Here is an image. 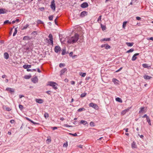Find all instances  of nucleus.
I'll return each mask as SVG.
<instances>
[{
  "label": "nucleus",
  "mask_w": 153,
  "mask_h": 153,
  "mask_svg": "<svg viewBox=\"0 0 153 153\" xmlns=\"http://www.w3.org/2000/svg\"><path fill=\"white\" fill-rule=\"evenodd\" d=\"M79 35L77 33L74 34V36L71 37L68 41L67 42L68 43L74 44L76 43L79 39Z\"/></svg>",
  "instance_id": "obj_1"
},
{
  "label": "nucleus",
  "mask_w": 153,
  "mask_h": 153,
  "mask_svg": "<svg viewBox=\"0 0 153 153\" xmlns=\"http://www.w3.org/2000/svg\"><path fill=\"white\" fill-rule=\"evenodd\" d=\"M48 37L49 38V39L48 38L46 39L48 41V43L49 44H51V45H53V39L52 34H50Z\"/></svg>",
  "instance_id": "obj_2"
},
{
  "label": "nucleus",
  "mask_w": 153,
  "mask_h": 153,
  "mask_svg": "<svg viewBox=\"0 0 153 153\" xmlns=\"http://www.w3.org/2000/svg\"><path fill=\"white\" fill-rule=\"evenodd\" d=\"M48 85L52 87L55 90L57 88V86L58 85L56 82L51 81L49 82H48Z\"/></svg>",
  "instance_id": "obj_3"
},
{
  "label": "nucleus",
  "mask_w": 153,
  "mask_h": 153,
  "mask_svg": "<svg viewBox=\"0 0 153 153\" xmlns=\"http://www.w3.org/2000/svg\"><path fill=\"white\" fill-rule=\"evenodd\" d=\"M51 8V9L53 10V11H55V10L56 8V6L55 4V1L54 0H53L51 2V4L50 5Z\"/></svg>",
  "instance_id": "obj_4"
},
{
  "label": "nucleus",
  "mask_w": 153,
  "mask_h": 153,
  "mask_svg": "<svg viewBox=\"0 0 153 153\" xmlns=\"http://www.w3.org/2000/svg\"><path fill=\"white\" fill-rule=\"evenodd\" d=\"M88 12L83 11L81 12L80 15V17L81 18H83L88 15Z\"/></svg>",
  "instance_id": "obj_5"
},
{
  "label": "nucleus",
  "mask_w": 153,
  "mask_h": 153,
  "mask_svg": "<svg viewBox=\"0 0 153 153\" xmlns=\"http://www.w3.org/2000/svg\"><path fill=\"white\" fill-rule=\"evenodd\" d=\"M89 107H92L96 109H97L98 108V106L97 105L93 102L90 103L89 104Z\"/></svg>",
  "instance_id": "obj_6"
},
{
  "label": "nucleus",
  "mask_w": 153,
  "mask_h": 153,
  "mask_svg": "<svg viewBox=\"0 0 153 153\" xmlns=\"http://www.w3.org/2000/svg\"><path fill=\"white\" fill-rule=\"evenodd\" d=\"M88 6V4L86 2H85L82 4L80 5V7L82 8H85Z\"/></svg>",
  "instance_id": "obj_7"
},
{
  "label": "nucleus",
  "mask_w": 153,
  "mask_h": 153,
  "mask_svg": "<svg viewBox=\"0 0 153 153\" xmlns=\"http://www.w3.org/2000/svg\"><path fill=\"white\" fill-rule=\"evenodd\" d=\"M61 50V48L59 46H56L54 48V51L56 53L58 52Z\"/></svg>",
  "instance_id": "obj_8"
},
{
  "label": "nucleus",
  "mask_w": 153,
  "mask_h": 153,
  "mask_svg": "<svg viewBox=\"0 0 153 153\" xmlns=\"http://www.w3.org/2000/svg\"><path fill=\"white\" fill-rule=\"evenodd\" d=\"M31 81L34 83H36L38 82V79L37 76L32 78Z\"/></svg>",
  "instance_id": "obj_9"
},
{
  "label": "nucleus",
  "mask_w": 153,
  "mask_h": 153,
  "mask_svg": "<svg viewBox=\"0 0 153 153\" xmlns=\"http://www.w3.org/2000/svg\"><path fill=\"white\" fill-rule=\"evenodd\" d=\"M101 48L105 47V49H108L110 48L111 47L108 44L102 45L101 46Z\"/></svg>",
  "instance_id": "obj_10"
},
{
  "label": "nucleus",
  "mask_w": 153,
  "mask_h": 153,
  "mask_svg": "<svg viewBox=\"0 0 153 153\" xmlns=\"http://www.w3.org/2000/svg\"><path fill=\"white\" fill-rule=\"evenodd\" d=\"M25 118L26 119V120L30 122L31 123H33L34 125H39V123L34 122L33 120H30V119L29 118L27 117H25Z\"/></svg>",
  "instance_id": "obj_11"
},
{
  "label": "nucleus",
  "mask_w": 153,
  "mask_h": 153,
  "mask_svg": "<svg viewBox=\"0 0 153 153\" xmlns=\"http://www.w3.org/2000/svg\"><path fill=\"white\" fill-rule=\"evenodd\" d=\"M139 53H136L134 54L132 57L131 60L133 61H135L137 58V56L139 55Z\"/></svg>",
  "instance_id": "obj_12"
},
{
  "label": "nucleus",
  "mask_w": 153,
  "mask_h": 153,
  "mask_svg": "<svg viewBox=\"0 0 153 153\" xmlns=\"http://www.w3.org/2000/svg\"><path fill=\"white\" fill-rule=\"evenodd\" d=\"M140 110L139 111V113H145L146 111H145V108L144 107H142L140 108Z\"/></svg>",
  "instance_id": "obj_13"
},
{
  "label": "nucleus",
  "mask_w": 153,
  "mask_h": 153,
  "mask_svg": "<svg viewBox=\"0 0 153 153\" xmlns=\"http://www.w3.org/2000/svg\"><path fill=\"white\" fill-rule=\"evenodd\" d=\"M6 90L7 91H9L11 94L14 92V90L13 88H6Z\"/></svg>",
  "instance_id": "obj_14"
},
{
  "label": "nucleus",
  "mask_w": 153,
  "mask_h": 153,
  "mask_svg": "<svg viewBox=\"0 0 153 153\" xmlns=\"http://www.w3.org/2000/svg\"><path fill=\"white\" fill-rule=\"evenodd\" d=\"M36 101L40 104L42 103L43 102V100L41 99H36Z\"/></svg>",
  "instance_id": "obj_15"
},
{
  "label": "nucleus",
  "mask_w": 153,
  "mask_h": 153,
  "mask_svg": "<svg viewBox=\"0 0 153 153\" xmlns=\"http://www.w3.org/2000/svg\"><path fill=\"white\" fill-rule=\"evenodd\" d=\"M67 70V69L66 68H64L62 69L60 71V75H63Z\"/></svg>",
  "instance_id": "obj_16"
},
{
  "label": "nucleus",
  "mask_w": 153,
  "mask_h": 153,
  "mask_svg": "<svg viewBox=\"0 0 153 153\" xmlns=\"http://www.w3.org/2000/svg\"><path fill=\"white\" fill-rule=\"evenodd\" d=\"M4 57L5 59H7L9 58V55L8 53L5 52L4 53Z\"/></svg>",
  "instance_id": "obj_17"
},
{
  "label": "nucleus",
  "mask_w": 153,
  "mask_h": 153,
  "mask_svg": "<svg viewBox=\"0 0 153 153\" xmlns=\"http://www.w3.org/2000/svg\"><path fill=\"white\" fill-rule=\"evenodd\" d=\"M144 78L146 79H150L152 78L151 76H149L147 75H145L143 76Z\"/></svg>",
  "instance_id": "obj_18"
},
{
  "label": "nucleus",
  "mask_w": 153,
  "mask_h": 153,
  "mask_svg": "<svg viewBox=\"0 0 153 153\" xmlns=\"http://www.w3.org/2000/svg\"><path fill=\"white\" fill-rule=\"evenodd\" d=\"M128 109H126L123 111L121 112V114L122 115H124L128 111Z\"/></svg>",
  "instance_id": "obj_19"
},
{
  "label": "nucleus",
  "mask_w": 153,
  "mask_h": 153,
  "mask_svg": "<svg viewBox=\"0 0 153 153\" xmlns=\"http://www.w3.org/2000/svg\"><path fill=\"white\" fill-rule=\"evenodd\" d=\"M30 39V38L28 36H26L23 37V40L25 41L28 40Z\"/></svg>",
  "instance_id": "obj_20"
},
{
  "label": "nucleus",
  "mask_w": 153,
  "mask_h": 153,
  "mask_svg": "<svg viewBox=\"0 0 153 153\" xmlns=\"http://www.w3.org/2000/svg\"><path fill=\"white\" fill-rule=\"evenodd\" d=\"M31 67V65H25L23 66V68L25 69H27V68H30Z\"/></svg>",
  "instance_id": "obj_21"
},
{
  "label": "nucleus",
  "mask_w": 153,
  "mask_h": 153,
  "mask_svg": "<svg viewBox=\"0 0 153 153\" xmlns=\"http://www.w3.org/2000/svg\"><path fill=\"white\" fill-rule=\"evenodd\" d=\"M111 40L110 38H105L101 39L102 41H110Z\"/></svg>",
  "instance_id": "obj_22"
},
{
  "label": "nucleus",
  "mask_w": 153,
  "mask_h": 153,
  "mask_svg": "<svg viewBox=\"0 0 153 153\" xmlns=\"http://www.w3.org/2000/svg\"><path fill=\"white\" fill-rule=\"evenodd\" d=\"M126 44L128 46L131 47L133 45L134 43L133 42L130 43L127 42H126Z\"/></svg>",
  "instance_id": "obj_23"
},
{
  "label": "nucleus",
  "mask_w": 153,
  "mask_h": 153,
  "mask_svg": "<svg viewBox=\"0 0 153 153\" xmlns=\"http://www.w3.org/2000/svg\"><path fill=\"white\" fill-rule=\"evenodd\" d=\"M5 9L1 8L0 9V14H4L6 12H5Z\"/></svg>",
  "instance_id": "obj_24"
},
{
  "label": "nucleus",
  "mask_w": 153,
  "mask_h": 153,
  "mask_svg": "<svg viewBox=\"0 0 153 153\" xmlns=\"http://www.w3.org/2000/svg\"><path fill=\"white\" fill-rule=\"evenodd\" d=\"M143 67L144 68H149L150 67V66H148V64H143L142 65Z\"/></svg>",
  "instance_id": "obj_25"
},
{
  "label": "nucleus",
  "mask_w": 153,
  "mask_h": 153,
  "mask_svg": "<svg viewBox=\"0 0 153 153\" xmlns=\"http://www.w3.org/2000/svg\"><path fill=\"white\" fill-rule=\"evenodd\" d=\"M131 147L132 148H136L137 147L136 143L134 142H133L131 144Z\"/></svg>",
  "instance_id": "obj_26"
},
{
  "label": "nucleus",
  "mask_w": 153,
  "mask_h": 153,
  "mask_svg": "<svg viewBox=\"0 0 153 153\" xmlns=\"http://www.w3.org/2000/svg\"><path fill=\"white\" fill-rule=\"evenodd\" d=\"M80 123L81 124H83L84 125H85L86 124L88 123L86 121L84 120H81L80 122Z\"/></svg>",
  "instance_id": "obj_27"
},
{
  "label": "nucleus",
  "mask_w": 153,
  "mask_h": 153,
  "mask_svg": "<svg viewBox=\"0 0 153 153\" xmlns=\"http://www.w3.org/2000/svg\"><path fill=\"white\" fill-rule=\"evenodd\" d=\"M116 100L117 101L119 102H122V101L121 98L119 97H117L116 98Z\"/></svg>",
  "instance_id": "obj_28"
},
{
  "label": "nucleus",
  "mask_w": 153,
  "mask_h": 153,
  "mask_svg": "<svg viewBox=\"0 0 153 153\" xmlns=\"http://www.w3.org/2000/svg\"><path fill=\"white\" fill-rule=\"evenodd\" d=\"M101 27L102 30H104L106 28L105 26L103 25L102 24H101Z\"/></svg>",
  "instance_id": "obj_29"
},
{
  "label": "nucleus",
  "mask_w": 153,
  "mask_h": 153,
  "mask_svg": "<svg viewBox=\"0 0 153 153\" xmlns=\"http://www.w3.org/2000/svg\"><path fill=\"white\" fill-rule=\"evenodd\" d=\"M31 77V76L26 75L24 76V78L25 79H28L30 78Z\"/></svg>",
  "instance_id": "obj_30"
},
{
  "label": "nucleus",
  "mask_w": 153,
  "mask_h": 153,
  "mask_svg": "<svg viewBox=\"0 0 153 153\" xmlns=\"http://www.w3.org/2000/svg\"><path fill=\"white\" fill-rule=\"evenodd\" d=\"M85 110V109L84 108H79L77 110V111L78 112H80V111H84Z\"/></svg>",
  "instance_id": "obj_31"
},
{
  "label": "nucleus",
  "mask_w": 153,
  "mask_h": 153,
  "mask_svg": "<svg viewBox=\"0 0 153 153\" xmlns=\"http://www.w3.org/2000/svg\"><path fill=\"white\" fill-rule=\"evenodd\" d=\"M29 26V25L27 24L25 25L23 27L22 29V30L26 29Z\"/></svg>",
  "instance_id": "obj_32"
},
{
  "label": "nucleus",
  "mask_w": 153,
  "mask_h": 153,
  "mask_svg": "<svg viewBox=\"0 0 153 153\" xmlns=\"http://www.w3.org/2000/svg\"><path fill=\"white\" fill-rule=\"evenodd\" d=\"M134 50V48H131V49H129L128 51H127L126 53H129L130 52H132Z\"/></svg>",
  "instance_id": "obj_33"
},
{
  "label": "nucleus",
  "mask_w": 153,
  "mask_h": 153,
  "mask_svg": "<svg viewBox=\"0 0 153 153\" xmlns=\"http://www.w3.org/2000/svg\"><path fill=\"white\" fill-rule=\"evenodd\" d=\"M146 121H147L148 122L149 124V125H151V121H150V120L149 118V117L148 118H147V119H146Z\"/></svg>",
  "instance_id": "obj_34"
},
{
  "label": "nucleus",
  "mask_w": 153,
  "mask_h": 153,
  "mask_svg": "<svg viewBox=\"0 0 153 153\" xmlns=\"http://www.w3.org/2000/svg\"><path fill=\"white\" fill-rule=\"evenodd\" d=\"M17 27H16L15 29V31H14L13 33V36H14L16 34V33H17Z\"/></svg>",
  "instance_id": "obj_35"
},
{
  "label": "nucleus",
  "mask_w": 153,
  "mask_h": 153,
  "mask_svg": "<svg viewBox=\"0 0 153 153\" xmlns=\"http://www.w3.org/2000/svg\"><path fill=\"white\" fill-rule=\"evenodd\" d=\"M87 94V93L85 92L83 93L81 95L80 97L82 98L85 97Z\"/></svg>",
  "instance_id": "obj_36"
},
{
  "label": "nucleus",
  "mask_w": 153,
  "mask_h": 153,
  "mask_svg": "<svg viewBox=\"0 0 153 153\" xmlns=\"http://www.w3.org/2000/svg\"><path fill=\"white\" fill-rule=\"evenodd\" d=\"M44 116L45 118H47L49 117L48 114L47 113H45L44 114Z\"/></svg>",
  "instance_id": "obj_37"
},
{
  "label": "nucleus",
  "mask_w": 153,
  "mask_h": 153,
  "mask_svg": "<svg viewBox=\"0 0 153 153\" xmlns=\"http://www.w3.org/2000/svg\"><path fill=\"white\" fill-rule=\"evenodd\" d=\"M90 125L91 127H94L95 126L94 123L92 121L90 123Z\"/></svg>",
  "instance_id": "obj_38"
},
{
  "label": "nucleus",
  "mask_w": 153,
  "mask_h": 153,
  "mask_svg": "<svg viewBox=\"0 0 153 153\" xmlns=\"http://www.w3.org/2000/svg\"><path fill=\"white\" fill-rule=\"evenodd\" d=\"M53 15H52L50 16H49L48 19L50 21L53 20Z\"/></svg>",
  "instance_id": "obj_39"
},
{
  "label": "nucleus",
  "mask_w": 153,
  "mask_h": 153,
  "mask_svg": "<svg viewBox=\"0 0 153 153\" xmlns=\"http://www.w3.org/2000/svg\"><path fill=\"white\" fill-rule=\"evenodd\" d=\"M31 34L32 35L34 36L37 34V32L36 31H33L31 33Z\"/></svg>",
  "instance_id": "obj_40"
},
{
  "label": "nucleus",
  "mask_w": 153,
  "mask_h": 153,
  "mask_svg": "<svg viewBox=\"0 0 153 153\" xmlns=\"http://www.w3.org/2000/svg\"><path fill=\"white\" fill-rule=\"evenodd\" d=\"M4 23V24H7V23H9V24H11V22H9V20H7L5 21Z\"/></svg>",
  "instance_id": "obj_41"
},
{
  "label": "nucleus",
  "mask_w": 153,
  "mask_h": 153,
  "mask_svg": "<svg viewBox=\"0 0 153 153\" xmlns=\"http://www.w3.org/2000/svg\"><path fill=\"white\" fill-rule=\"evenodd\" d=\"M80 75L81 76L84 77L86 76V73H81V74H80Z\"/></svg>",
  "instance_id": "obj_42"
},
{
  "label": "nucleus",
  "mask_w": 153,
  "mask_h": 153,
  "mask_svg": "<svg viewBox=\"0 0 153 153\" xmlns=\"http://www.w3.org/2000/svg\"><path fill=\"white\" fill-rule=\"evenodd\" d=\"M19 108L21 110H22L23 108V106L22 105H19Z\"/></svg>",
  "instance_id": "obj_43"
},
{
  "label": "nucleus",
  "mask_w": 153,
  "mask_h": 153,
  "mask_svg": "<svg viewBox=\"0 0 153 153\" xmlns=\"http://www.w3.org/2000/svg\"><path fill=\"white\" fill-rule=\"evenodd\" d=\"M113 82H114V83H117V82L118 81V80L114 78L112 80Z\"/></svg>",
  "instance_id": "obj_44"
},
{
  "label": "nucleus",
  "mask_w": 153,
  "mask_h": 153,
  "mask_svg": "<svg viewBox=\"0 0 153 153\" xmlns=\"http://www.w3.org/2000/svg\"><path fill=\"white\" fill-rule=\"evenodd\" d=\"M127 23V22H123V28H124L126 26V24Z\"/></svg>",
  "instance_id": "obj_45"
},
{
  "label": "nucleus",
  "mask_w": 153,
  "mask_h": 153,
  "mask_svg": "<svg viewBox=\"0 0 153 153\" xmlns=\"http://www.w3.org/2000/svg\"><path fill=\"white\" fill-rule=\"evenodd\" d=\"M66 53V51L65 49H64L63 50L62 53V54L63 55H64Z\"/></svg>",
  "instance_id": "obj_46"
},
{
  "label": "nucleus",
  "mask_w": 153,
  "mask_h": 153,
  "mask_svg": "<svg viewBox=\"0 0 153 153\" xmlns=\"http://www.w3.org/2000/svg\"><path fill=\"white\" fill-rule=\"evenodd\" d=\"M102 16L101 15H100L99 16L97 19V21L98 22H99L100 21H101Z\"/></svg>",
  "instance_id": "obj_47"
},
{
  "label": "nucleus",
  "mask_w": 153,
  "mask_h": 153,
  "mask_svg": "<svg viewBox=\"0 0 153 153\" xmlns=\"http://www.w3.org/2000/svg\"><path fill=\"white\" fill-rule=\"evenodd\" d=\"M65 64H64L62 63H60L59 64V66L61 68L62 67L65 66Z\"/></svg>",
  "instance_id": "obj_48"
},
{
  "label": "nucleus",
  "mask_w": 153,
  "mask_h": 153,
  "mask_svg": "<svg viewBox=\"0 0 153 153\" xmlns=\"http://www.w3.org/2000/svg\"><path fill=\"white\" fill-rule=\"evenodd\" d=\"M69 134L72 135V136H76L77 135V134L76 133H75L74 134H72V133H70Z\"/></svg>",
  "instance_id": "obj_49"
},
{
  "label": "nucleus",
  "mask_w": 153,
  "mask_h": 153,
  "mask_svg": "<svg viewBox=\"0 0 153 153\" xmlns=\"http://www.w3.org/2000/svg\"><path fill=\"white\" fill-rule=\"evenodd\" d=\"M142 117L143 118L146 117V119L147 118H148L149 117L148 116H147L146 114H145V115H144Z\"/></svg>",
  "instance_id": "obj_50"
},
{
  "label": "nucleus",
  "mask_w": 153,
  "mask_h": 153,
  "mask_svg": "<svg viewBox=\"0 0 153 153\" xmlns=\"http://www.w3.org/2000/svg\"><path fill=\"white\" fill-rule=\"evenodd\" d=\"M38 23L39 24H43V22L40 20H38Z\"/></svg>",
  "instance_id": "obj_51"
},
{
  "label": "nucleus",
  "mask_w": 153,
  "mask_h": 153,
  "mask_svg": "<svg viewBox=\"0 0 153 153\" xmlns=\"http://www.w3.org/2000/svg\"><path fill=\"white\" fill-rule=\"evenodd\" d=\"M6 110L8 111H11V109L9 107H7L6 108Z\"/></svg>",
  "instance_id": "obj_52"
},
{
  "label": "nucleus",
  "mask_w": 153,
  "mask_h": 153,
  "mask_svg": "<svg viewBox=\"0 0 153 153\" xmlns=\"http://www.w3.org/2000/svg\"><path fill=\"white\" fill-rule=\"evenodd\" d=\"M136 19L138 20H141V19L140 17H138V16L136 17Z\"/></svg>",
  "instance_id": "obj_53"
},
{
  "label": "nucleus",
  "mask_w": 153,
  "mask_h": 153,
  "mask_svg": "<svg viewBox=\"0 0 153 153\" xmlns=\"http://www.w3.org/2000/svg\"><path fill=\"white\" fill-rule=\"evenodd\" d=\"M122 68H123L122 67H121L118 70H117L116 71V72H119V71H120V70H121L122 69Z\"/></svg>",
  "instance_id": "obj_54"
},
{
  "label": "nucleus",
  "mask_w": 153,
  "mask_h": 153,
  "mask_svg": "<svg viewBox=\"0 0 153 153\" xmlns=\"http://www.w3.org/2000/svg\"><path fill=\"white\" fill-rule=\"evenodd\" d=\"M75 82L73 81H72L71 82V84L74 85L75 84Z\"/></svg>",
  "instance_id": "obj_55"
},
{
  "label": "nucleus",
  "mask_w": 153,
  "mask_h": 153,
  "mask_svg": "<svg viewBox=\"0 0 153 153\" xmlns=\"http://www.w3.org/2000/svg\"><path fill=\"white\" fill-rule=\"evenodd\" d=\"M14 122H15L14 120H11L10 121V122L11 123H14Z\"/></svg>",
  "instance_id": "obj_56"
},
{
  "label": "nucleus",
  "mask_w": 153,
  "mask_h": 153,
  "mask_svg": "<svg viewBox=\"0 0 153 153\" xmlns=\"http://www.w3.org/2000/svg\"><path fill=\"white\" fill-rule=\"evenodd\" d=\"M69 55L70 56H72L73 55V53L72 52H71L70 53Z\"/></svg>",
  "instance_id": "obj_57"
},
{
  "label": "nucleus",
  "mask_w": 153,
  "mask_h": 153,
  "mask_svg": "<svg viewBox=\"0 0 153 153\" xmlns=\"http://www.w3.org/2000/svg\"><path fill=\"white\" fill-rule=\"evenodd\" d=\"M57 17L54 20V22L55 23V24L56 25H57V22H56V20H57Z\"/></svg>",
  "instance_id": "obj_58"
},
{
  "label": "nucleus",
  "mask_w": 153,
  "mask_h": 153,
  "mask_svg": "<svg viewBox=\"0 0 153 153\" xmlns=\"http://www.w3.org/2000/svg\"><path fill=\"white\" fill-rule=\"evenodd\" d=\"M138 136H140V137L141 138H143L144 137L143 135H140V134H138Z\"/></svg>",
  "instance_id": "obj_59"
},
{
  "label": "nucleus",
  "mask_w": 153,
  "mask_h": 153,
  "mask_svg": "<svg viewBox=\"0 0 153 153\" xmlns=\"http://www.w3.org/2000/svg\"><path fill=\"white\" fill-rule=\"evenodd\" d=\"M78 147L82 149V146L81 145H79L77 146Z\"/></svg>",
  "instance_id": "obj_60"
},
{
  "label": "nucleus",
  "mask_w": 153,
  "mask_h": 153,
  "mask_svg": "<svg viewBox=\"0 0 153 153\" xmlns=\"http://www.w3.org/2000/svg\"><path fill=\"white\" fill-rule=\"evenodd\" d=\"M46 93H47L48 94H51V91H46Z\"/></svg>",
  "instance_id": "obj_61"
},
{
  "label": "nucleus",
  "mask_w": 153,
  "mask_h": 153,
  "mask_svg": "<svg viewBox=\"0 0 153 153\" xmlns=\"http://www.w3.org/2000/svg\"><path fill=\"white\" fill-rule=\"evenodd\" d=\"M40 10L42 11L43 10H44L45 9V8L44 7H41L40 8Z\"/></svg>",
  "instance_id": "obj_62"
},
{
  "label": "nucleus",
  "mask_w": 153,
  "mask_h": 153,
  "mask_svg": "<svg viewBox=\"0 0 153 153\" xmlns=\"http://www.w3.org/2000/svg\"><path fill=\"white\" fill-rule=\"evenodd\" d=\"M148 40H151L153 41V37H151L148 39Z\"/></svg>",
  "instance_id": "obj_63"
},
{
  "label": "nucleus",
  "mask_w": 153,
  "mask_h": 153,
  "mask_svg": "<svg viewBox=\"0 0 153 153\" xmlns=\"http://www.w3.org/2000/svg\"><path fill=\"white\" fill-rule=\"evenodd\" d=\"M37 72L39 73L41 72V71L39 69V68H37Z\"/></svg>",
  "instance_id": "obj_64"
}]
</instances>
